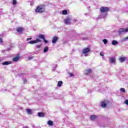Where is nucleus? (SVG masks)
Segmentation results:
<instances>
[{"label": "nucleus", "mask_w": 128, "mask_h": 128, "mask_svg": "<svg viewBox=\"0 0 128 128\" xmlns=\"http://www.w3.org/2000/svg\"><path fill=\"white\" fill-rule=\"evenodd\" d=\"M44 6H40L36 9V12H44Z\"/></svg>", "instance_id": "1"}, {"label": "nucleus", "mask_w": 128, "mask_h": 128, "mask_svg": "<svg viewBox=\"0 0 128 128\" xmlns=\"http://www.w3.org/2000/svg\"><path fill=\"white\" fill-rule=\"evenodd\" d=\"M90 52V48H86L82 50V54H84L85 56H88V53Z\"/></svg>", "instance_id": "2"}, {"label": "nucleus", "mask_w": 128, "mask_h": 128, "mask_svg": "<svg viewBox=\"0 0 128 128\" xmlns=\"http://www.w3.org/2000/svg\"><path fill=\"white\" fill-rule=\"evenodd\" d=\"M108 16V13H104L101 12L97 20H100V18H106Z\"/></svg>", "instance_id": "3"}, {"label": "nucleus", "mask_w": 128, "mask_h": 128, "mask_svg": "<svg viewBox=\"0 0 128 128\" xmlns=\"http://www.w3.org/2000/svg\"><path fill=\"white\" fill-rule=\"evenodd\" d=\"M108 10L109 8L108 7L102 6L100 8V12H103L104 14H106V12H108Z\"/></svg>", "instance_id": "4"}, {"label": "nucleus", "mask_w": 128, "mask_h": 128, "mask_svg": "<svg viewBox=\"0 0 128 128\" xmlns=\"http://www.w3.org/2000/svg\"><path fill=\"white\" fill-rule=\"evenodd\" d=\"M128 32V28H120L118 30V34L120 35L122 34V32Z\"/></svg>", "instance_id": "5"}, {"label": "nucleus", "mask_w": 128, "mask_h": 128, "mask_svg": "<svg viewBox=\"0 0 128 128\" xmlns=\"http://www.w3.org/2000/svg\"><path fill=\"white\" fill-rule=\"evenodd\" d=\"M42 42V40L37 38L36 40L30 41L28 44H38V42Z\"/></svg>", "instance_id": "6"}, {"label": "nucleus", "mask_w": 128, "mask_h": 128, "mask_svg": "<svg viewBox=\"0 0 128 128\" xmlns=\"http://www.w3.org/2000/svg\"><path fill=\"white\" fill-rule=\"evenodd\" d=\"M64 22L65 24H72V18H68L64 20Z\"/></svg>", "instance_id": "7"}, {"label": "nucleus", "mask_w": 128, "mask_h": 128, "mask_svg": "<svg viewBox=\"0 0 128 128\" xmlns=\"http://www.w3.org/2000/svg\"><path fill=\"white\" fill-rule=\"evenodd\" d=\"M108 102H110V101H108V100H104V101H102L101 104V106H102V108H106V105L108 104Z\"/></svg>", "instance_id": "8"}, {"label": "nucleus", "mask_w": 128, "mask_h": 128, "mask_svg": "<svg viewBox=\"0 0 128 128\" xmlns=\"http://www.w3.org/2000/svg\"><path fill=\"white\" fill-rule=\"evenodd\" d=\"M38 38H42V40H43L45 44H48V41L44 38V35L40 34L38 36Z\"/></svg>", "instance_id": "9"}, {"label": "nucleus", "mask_w": 128, "mask_h": 128, "mask_svg": "<svg viewBox=\"0 0 128 128\" xmlns=\"http://www.w3.org/2000/svg\"><path fill=\"white\" fill-rule=\"evenodd\" d=\"M8 64H12V62L6 61L2 63V66H8Z\"/></svg>", "instance_id": "10"}, {"label": "nucleus", "mask_w": 128, "mask_h": 128, "mask_svg": "<svg viewBox=\"0 0 128 128\" xmlns=\"http://www.w3.org/2000/svg\"><path fill=\"white\" fill-rule=\"evenodd\" d=\"M38 116L39 118H44L46 114L42 112H39L38 114Z\"/></svg>", "instance_id": "11"}, {"label": "nucleus", "mask_w": 128, "mask_h": 128, "mask_svg": "<svg viewBox=\"0 0 128 128\" xmlns=\"http://www.w3.org/2000/svg\"><path fill=\"white\" fill-rule=\"evenodd\" d=\"M58 40V38L57 36H54L52 40V44H56V41Z\"/></svg>", "instance_id": "12"}, {"label": "nucleus", "mask_w": 128, "mask_h": 128, "mask_svg": "<svg viewBox=\"0 0 128 128\" xmlns=\"http://www.w3.org/2000/svg\"><path fill=\"white\" fill-rule=\"evenodd\" d=\"M126 60H128V58H125V57H120L119 58L120 61V62H124Z\"/></svg>", "instance_id": "13"}, {"label": "nucleus", "mask_w": 128, "mask_h": 128, "mask_svg": "<svg viewBox=\"0 0 128 128\" xmlns=\"http://www.w3.org/2000/svg\"><path fill=\"white\" fill-rule=\"evenodd\" d=\"M92 72V69H88L84 70V74H88Z\"/></svg>", "instance_id": "14"}, {"label": "nucleus", "mask_w": 128, "mask_h": 128, "mask_svg": "<svg viewBox=\"0 0 128 128\" xmlns=\"http://www.w3.org/2000/svg\"><path fill=\"white\" fill-rule=\"evenodd\" d=\"M96 118H98V116H96L91 115L90 116V120H96Z\"/></svg>", "instance_id": "15"}, {"label": "nucleus", "mask_w": 128, "mask_h": 128, "mask_svg": "<svg viewBox=\"0 0 128 128\" xmlns=\"http://www.w3.org/2000/svg\"><path fill=\"white\" fill-rule=\"evenodd\" d=\"M23 29L22 28H18L16 29V31L18 32H19V34H22Z\"/></svg>", "instance_id": "16"}, {"label": "nucleus", "mask_w": 128, "mask_h": 128, "mask_svg": "<svg viewBox=\"0 0 128 128\" xmlns=\"http://www.w3.org/2000/svg\"><path fill=\"white\" fill-rule=\"evenodd\" d=\"M118 44V42L116 40H114L112 41V46H116V44Z\"/></svg>", "instance_id": "17"}, {"label": "nucleus", "mask_w": 128, "mask_h": 128, "mask_svg": "<svg viewBox=\"0 0 128 128\" xmlns=\"http://www.w3.org/2000/svg\"><path fill=\"white\" fill-rule=\"evenodd\" d=\"M20 60V56H17L13 58L12 60L13 62H18V60Z\"/></svg>", "instance_id": "18"}, {"label": "nucleus", "mask_w": 128, "mask_h": 128, "mask_svg": "<svg viewBox=\"0 0 128 128\" xmlns=\"http://www.w3.org/2000/svg\"><path fill=\"white\" fill-rule=\"evenodd\" d=\"M48 126H54V122L50 120L48 121Z\"/></svg>", "instance_id": "19"}, {"label": "nucleus", "mask_w": 128, "mask_h": 128, "mask_svg": "<svg viewBox=\"0 0 128 128\" xmlns=\"http://www.w3.org/2000/svg\"><path fill=\"white\" fill-rule=\"evenodd\" d=\"M48 52V47L46 46L44 49V52Z\"/></svg>", "instance_id": "20"}, {"label": "nucleus", "mask_w": 128, "mask_h": 128, "mask_svg": "<svg viewBox=\"0 0 128 128\" xmlns=\"http://www.w3.org/2000/svg\"><path fill=\"white\" fill-rule=\"evenodd\" d=\"M110 60L111 62H112V64L116 62V58H110Z\"/></svg>", "instance_id": "21"}, {"label": "nucleus", "mask_w": 128, "mask_h": 128, "mask_svg": "<svg viewBox=\"0 0 128 128\" xmlns=\"http://www.w3.org/2000/svg\"><path fill=\"white\" fill-rule=\"evenodd\" d=\"M26 112L28 114H32V110L30 109H26Z\"/></svg>", "instance_id": "22"}, {"label": "nucleus", "mask_w": 128, "mask_h": 128, "mask_svg": "<svg viewBox=\"0 0 128 128\" xmlns=\"http://www.w3.org/2000/svg\"><path fill=\"white\" fill-rule=\"evenodd\" d=\"M62 81H59L58 83V86H62Z\"/></svg>", "instance_id": "23"}, {"label": "nucleus", "mask_w": 128, "mask_h": 128, "mask_svg": "<svg viewBox=\"0 0 128 128\" xmlns=\"http://www.w3.org/2000/svg\"><path fill=\"white\" fill-rule=\"evenodd\" d=\"M62 14H68V10H64L62 12Z\"/></svg>", "instance_id": "24"}, {"label": "nucleus", "mask_w": 128, "mask_h": 128, "mask_svg": "<svg viewBox=\"0 0 128 128\" xmlns=\"http://www.w3.org/2000/svg\"><path fill=\"white\" fill-rule=\"evenodd\" d=\"M103 42H104V44H108V40L106 39H104L102 40Z\"/></svg>", "instance_id": "25"}, {"label": "nucleus", "mask_w": 128, "mask_h": 128, "mask_svg": "<svg viewBox=\"0 0 128 128\" xmlns=\"http://www.w3.org/2000/svg\"><path fill=\"white\" fill-rule=\"evenodd\" d=\"M120 92H126V89L124 88H121L120 89Z\"/></svg>", "instance_id": "26"}, {"label": "nucleus", "mask_w": 128, "mask_h": 128, "mask_svg": "<svg viewBox=\"0 0 128 128\" xmlns=\"http://www.w3.org/2000/svg\"><path fill=\"white\" fill-rule=\"evenodd\" d=\"M12 4H14V5L16 4V0H13V1H12Z\"/></svg>", "instance_id": "27"}, {"label": "nucleus", "mask_w": 128, "mask_h": 128, "mask_svg": "<svg viewBox=\"0 0 128 128\" xmlns=\"http://www.w3.org/2000/svg\"><path fill=\"white\" fill-rule=\"evenodd\" d=\"M124 104L128 106V100H124Z\"/></svg>", "instance_id": "28"}, {"label": "nucleus", "mask_w": 128, "mask_h": 128, "mask_svg": "<svg viewBox=\"0 0 128 128\" xmlns=\"http://www.w3.org/2000/svg\"><path fill=\"white\" fill-rule=\"evenodd\" d=\"M121 42H126V38H123L121 40Z\"/></svg>", "instance_id": "29"}, {"label": "nucleus", "mask_w": 128, "mask_h": 128, "mask_svg": "<svg viewBox=\"0 0 128 128\" xmlns=\"http://www.w3.org/2000/svg\"><path fill=\"white\" fill-rule=\"evenodd\" d=\"M100 56H104V52H100Z\"/></svg>", "instance_id": "30"}, {"label": "nucleus", "mask_w": 128, "mask_h": 128, "mask_svg": "<svg viewBox=\"0 0 128 128\" xmlns=\"http://www.w3.org/2000/svg\"><path fill=\"white\" fill-rule=\"evenodd\" d=\"M36 47L37 48H40V45H36Z\"/></svg>", "instance_id": "31"}, {"label": "nucleus", "mask_w": 128, "mask_h": 128, "mask_svg": "<svg viewBox=\"0 0 128 128\" xmlns=\"http://www.w3.org/2000/svg\"><path fill=\"white\" fill-rule=\"evenodd\" d=\"M69 74H70V76H71V77H72L74 76V74L72 73H69Z\"/></svg>", "instance_id": "32"}, {"label": "nucleus", "mask_w": 128, "mask_h": 128, "mask_svg": "<svg viewBox=\"0 0 128 128\" xmlns=\"http://www.w3.org/2000/svg\"><path fill=\"white\" fill-rule=\"evenodd\" d=\"M83 40H88V37H84V38H83Z\"/></svg>", "instance_id": "33"}, {"label": "nucleus", "mask_w": 128, "mask_h": 128, "mask_svg": "<svg viewBox=\"0 0 128 128\" xmlns=\"http://www.w3.org/2000/svg\"><path fill=\"white\" fill-rule=\"evenodd\" d=\"M27 80L26 79H24V84H26Z\"/></svg>", "instance_id": "34"}, {"label": "nucleus", "mask_w": 128, "mask_h": 128, "mask_svg": "<svg viewBox=\"0 0 128 128\" xmlns=\"http://www.w3.org/2000/svg\"><path fill=\"white\" fill-rule=\"evenodd\" d=\"M32 38H27L26 39L27 42L28 41V40H32Z\"/></svg>", "instance_id": "35"}, {"label": "nucleus", "mask_w": 128, "mask_h": 128, "mask_svg": "<svg viewBox=\"0 0 128 128\" xmlns=\"http://www.w3.org/2000/svg\"><path fill=\"white\" fill-rule=\"evenodd\" d=\"M32 58H34V56H31L28 58V60H32Z\"/></svg>", "instance_id": "36"}, {"label": "nucleus", "mask_w": 128, "mask_h": 128, "mask_svg": "<svg viewBox=\"0 0 128 128\" xmlns=\"http://www.w3.org/2000/svg\"><path fill=\"white\" fill-rule=\"evenodd\" d=\"M2 42V38H0V43Z\"/></svg>", "instance_id": "37"}, {"label": "nucleus", "mask_w": 128, "mask_h": 128, "mask_svg": "<svg viewBox=\"0 0 128 128\" xmlns=\"http://www.w3.org/2000/svg\"><path fill=\"white\" fill-rule=\"evenodd\" d=\"M32 2H30V6H32Z\"/></svg>", "instance_id": "38"}, {"label": "nucleus", "mask_w": 128, "mask_h": 128, "mask_svg": "<svg viewBox=\"0 0 128 128\" xmlns=\"http://www.w3.org/2000/svg\"><path fill=\"white\" fill-rule=\"evenodd\" d=\"M32 128H36V126H34V125H32Z\"/></svg>", "instance_id": "39"}, {"label": "nucleus", "mask_w": 128, "mask_h": 128, "mask_svg": "<svg viewBox=\"0 0 128 128\" xmlns=\"http://www.w3.org/2000/svg\"><path fill=\"white\" fill-rule=\"evenodd\" d=\"M125 38H126V40H128V37H126Z\"/></svg>", "instance_id": "40"}, {"label": "nucleus", "mask_w": 128, "mask_h": 128, "mask_svg": "<svg viewBox=\"0 0 128 128\" xmlns=\"http://www.w3.org/2000/svg\"><path fill=\"white\" fill-rule=\"evenodd\" d=\"M52 70H53V72H54V70H54V69H53Z\"/></svg>", "instance_id": "41"}, {"label": "nucleus", "mask_w": 128, "mask_h": 128, "mask_svg": "<svg viewBox=\"0 0 128 128\" xmlns=\"http://www.w3.org/2000/svg\"><path fill=\"white\" fill-rule=\"evenodd\" d=\"M56 66H58V65H56Z\"/></svg>", "instance_id": "42"}, {"label": "nucleus", "mask_w": 128, "mask_h": 128, "mask_svg": "<svg viewBox=\"0 0 128 128\" xmlns=\"http://www.w3.org/2000/svg\"><path fill=\"white\" fill-rule=\"evenodd\" d=\"M2 62V60H0V62Z\"/></svg>", "instance_id": "43"}, {"label": "nucleus", "mask_w": 128, "mask_h": 128, "mask_svg": "<svg viewBox=\"0 0 128 128\" xmlns=\"http://www.w3.org/2000/svg\"><path fill=\"white\" fill-rule=\"evenodd\" d=\"M34 128H37L36 127H35Z\"/></svg>", "instance_id": "44"}]
</instances>
